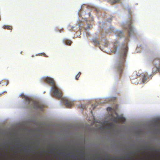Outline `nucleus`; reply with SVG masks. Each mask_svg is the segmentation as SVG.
<instances>
[{"label": "nucleus", "instance_id": "nucleus-1", "mask_svg": "<svg viewBox=\"0 0 160 160\" xmlns=\"http://www.w3.org/2000/svg\"><path fill=\"white\" fill-rule=\"evenodd\" d=\"M128 50L127 43H126L122 45L119 51V57L116 67L117 70L120 74L124 68L125 59Z\"/></svg>", "mask_w": 160, "mask_h": 160}, {"label": "nucleus", "instance_id": "nucleus-23", "mask_svg": "<svg viewBox=\"0 0 160 160\" xmlns=\"http://www.w3.org/2000/svg\"><path fill=\"white\" fill-rule=\"evenodd\" d=\"M93 105H92V107H93Z\"/></svg>", "mask_w": 160, "mask_h": 160}, {"label": "nucleus", "instance_id": "nucleus-16", "mask_svg": "<svg viewBox=\"0 0 160 160\" xmlns=\"http://www.w3.org/2000/svg\"><path fill=\"white\" fill-rule=\"evenodd\" d=\"M112 110V108L110 107H108L107 108V110L108 111H111Z\"/></svg>", "mask_w": 160, "mask_h": 160}, {"label": "nucleus", "instance_id": "nucleus-6", "mask_svg": "<svg viewBox=\"0 0 160 160\" xmlns=\"http://www.w3.org/2000/svg\"><path fill=\"white\" fill-rule=\"evenodd\" d=\"M43 80L45 81L46 82L49 84L52 85L53 86L55 85L53 79L52 78L49 77H47L43 78Z\"/></svg>", "mask_w": 160, "mask_h": 160}, {"label": "nucleus", "instance_id": "nucleus-9", "mask_svg": "<svg viewBox=\"0 0 160 160\" xmlns=\"http://www.w3.org/2000/svg\"><path fill=\"white\" fill-rule=\"evenodd\" d=\"M92 42L96 45H98L99 44V42L97 38H94L92 39Z\"/></svg>", "mask_w": 160, "mask_h": 160}, {"label": "nucleus", "instance_id": "nucleus-4", "mask_svg": "<svg viewBox=\"0 0 160 160\" xmlns=\"http://www.w3.org/2000/svg\"><path fill=\"white\" fill-rule=\"evenodd\" d=\"M132 21L131 19L127 22L126 24L123 27V28L126 30H128V35L130 36L133 32V28L132 27Z\"/></svg>", "mask_w": 160, "mask_h": 160}, {"label": "nucleus", "instance_id": "nucleus-14", "mask_svg": "<svg viewBox=\"0 0 160 160\" xmlns=\"http://www.w3.org/2000/svg\"><path fill=\"white\" fill-rule=\"evenodd\" d=\"M81 73L80 72H79L78 74L76 76V79L77 80H78V78L80 77V76L81 75Z\"/></svg>", "mask_w": 160, "mask_h": 160}, {"label": "nucleus", "instance_id": "nucleus-7", "mask_svg": "<svg viewBox=\"0 0 160 160\" xmlns=\"http://www.w3.org/2000/svg\"><path fill=\"white\" fill-rule=\"evenodd\" d=\"M113 32L117 37H119L121 38L123 36V32L121 31L117 30L114 31Z\"/></svg>", "mask_w": 160, "mask_h": 160}, {"label": "nucleus", "instance_id": "nucleus-8", "mask_svg": "<svg viewBox=\"0 0 160 160\" xmlns=\"http://www.w3.org/2000/svg\"><path fill=\"white\" fill-rule=\"evenodd\" d=\"M63 42L64 44L68 45H71L72 43V42L71 40L67 39H64Z\"/></svg>", "mask_w": 160, "mask_h": 160}, {"label": "nucleus", "instance_id": "nucleus-10", "mask_svg": "<svg viewBox=\"0 0 160 160\" xmlns=\"http://www.w3.org/2000/svg\"><path fill=\"white\" fill-rule=\"evenodd\" d=\"M118 42H115L114 43L113 50V52L114 53H116L117 52L118 48V46L117 44H118Z\"/></svg>", "mask_w": 160, "mask_h": 160}, {"label": "nucleus", "instance_id": "nucleus-19", "mask_svg": "<svg viewBox=\"0 0 160 160\" xmlns=\"http://www.w3.org/2000/svg\"><path fill=\"white\" fill-rule=\"evenodd\" d=\"M4 92H1V93H0V96H1L2 94Z\"/></svg>", "mask_w": 160, "mask_h": 160}, {"label": "nucleus", "instance_id": "nucleus-18", "mask_svg": "<svg viewBox=\"0 0 160 160\" xmlns=\"http://www.w3.org/2000/svg\"><path fill=\"white\" fill-rule=\"evenodd\" d=\"M63 30V29L62 28V29L61 30H60L59 31V32H62V31Z\"/></svg>", "mask_w": 160, "mask_h": 160}, {"label": "nucleus", "instance_id": "nucleus-12", "mask_svg": "<svg viewBox=\"0 0 160 160\" xmlns=\"http://www.w3.org/2000/svg\"><path fill=\"white\" fill-rule=\"evenodd\" d=\"M3 28L4 29H7L8 30H11L12 29V27L8 25H4L3 26Z\"/></svg>", "mask_w": 160, "mask_h": 160}, {"label": "nucleus", "instance_id": "nucleus-13", "mask_svg": "<svg viewBox=\"0 0 160 160\" xmlns=\"http://www.w3.org/2000/svg\"><path fill=\"white\" fill-rule=\"evenodd\" d=\"M114 124L112 123H109L108 125L106 126V127L108 129H110L114 127Z\"/></svg>", "mask_w": 160, "mask_h": 160}, {"label": "nucleus", "instance_id": "nucleus-2", "mask_svg": "<svg viewBox=\"0 0 160 160\" xmlns=\"http://www.w3.org/2000/svg\"><path fill=\"white\" fill-rule=\"evenodd\" d=\"M53 90L52 92L53 96L58 99H62V101L65 102V105L68 108H71L74 105V102L68 99L62 98V92L55 85H54L52 88Z\"/></svg>", "mask_w": 160, "mask_h": 160}, {"label": "nucleus", "instance_id": "nucleus-22", "mask_svg": "<svg viewBox=\"0 0 160 160\" xmlns=\"http://www.w3.org/2000/svg\"><path fill=\"white\" fill-rule=\"evenodd\" d=\"M91 112L92 113V110L91 111Z\"/></svg>", "mask_w": 160, "mask_h": 160}, {"label": "nucleus", "instance_id": "nucleus-11", "mask_svg": "<svg viewBox=\"0 0 160 160\" xmlns=\"http://www.w3.org/2000/svg\"><path fill=\"white\" fill-rule=\"evenodd\" d=\"M121 0H112L110 1V3L112 4L113 5L114 4H116L117 3H118Z\"/></svg>", "mask_w": 160, "mask_h": 160}, {"label": "nucleus", "instance_id": "nucleus-15", "mask_svg": "<svg viewBox=\"0 0 160 160\" xmlns=\"http://www.w3.org/2000/svg\"><path fill=\"white\" fill-rule=\"evenodd\" d=\"M147 79V77L145 75H144L143 76L142 78V81L143 82H146V80Z\"/></svg>", "mask_w": 160, "mask_h": 160}, {"label": "nucleus", "instance_id": "nucleus-5", "mask_svg": "<svg viewBox=\"0 0 160 160\" xmlns=\"http://www.w3.org/2000/svg\"><path fill=\"white\" fill-rule=\"evenodd\" d=\"M125 120V118L123 117H117L113 119V121L115 123L124 122Z\"/></svg>", "mask_w": 160, "mask_h": 160}, {"label": "nucleus", "instance_id": "nucleus-20", "mask_svg": "<svg viewBox=\"0 0 160 160\" xmlns=\"http://www.w3.org/2000/svg\"><path fill=\"white\" fill-rule=\"evenodd\" d=\"M96 107V106H94V107L93 108V109H94Z\"/></svg>", "mask_w": 160, "mask_h": 160}, {"label": "nucleus", "instance_id": "nucleus-17", "mask_svg": "<svg viewBox=\"0 0 160 160\" xmlns=\"http://www.w3.org/2000/svg\"><path fill=\"white\" fill-rule=\"evenodd\" d=\"M42 54L45 57H47H47H48V56L47 55H46V54L44 53H42Z\"/></svg>", "mask_w": 160, "mask_h": 160}, {"label": "nucleus", "instance_id": "nucleus-3", "mask_svg": "<svg viewBox=\"0 0 160 160\" xmlns=\"http://www.w3.org/2000/svg\"><path fill=\"white\" fill-rule=\"evenodd\" d=\"M21 97L22 98H25V101L29 104H30L31 107L34 108L38 109L41 110H42V109L44 108V106L43 104H41V103L34 101L31 98L23 94L21 95Z\"/></svg>", "mask_w": 160, "mask_h": 160}, {"label": "nucleus", "instance_id": "nucleus-21", "mask_svg": "<svg viewBox=\"0 0 160 160\" xmlns=\"http://www.w3.org/2000/svg\"><path fill=\"white\" fill-rule=\"evenodd\" d=\"M73 28H74V27H72V29H73Z\"/></svg>", "mask_w": 160, "mask_h": 160}, {"label": "nucleus", "instance_id": "nucleus-24", "mask_svg": "<svg viewBox=\"0 0 160 160\" xmlns=\"http://www.w3.org/2000/svg\"><path fill=\"white\" fill-rule=\"evenodd\" d=\"M142 150H143V148H142Z\"/></svg>", "mask_w": 160, "mask_h": 160}]
</instances>
